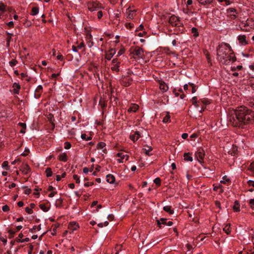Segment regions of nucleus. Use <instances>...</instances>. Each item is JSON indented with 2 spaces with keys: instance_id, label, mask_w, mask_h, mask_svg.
<instances>
[{
  "instance_id": "obj_1",
  "label": "nucleus",
  "mask_w": 254,
  "mask_h": 254,
  "mask_svg": "<svg viewBox=\"0 0 254 254\" xmlns=\"http://www.w3.org/2000/svg\"><path fill=\"white\" fill-rule=\"evenodd\" d=\"M254 113L246 107H240L232 112L230 118V124L235 127H242L252 120Z\"/></svg>"
},
{
  "instance_id": "obj_2",
  "label": "nucleus",
  "mask_w": 254,
  "mask_h": 254,
  "mask_svg": "<svg viewBox=\"0 0 254 254\" xmlns=\"http://www.w3.org/2000/svg\"><path fill=\"white\" fill-rule=\"evenodd\" d=\"M231 47L228 44H225L224 46L219 45L217 48V54L219 61L226 65L235 62L237 59L233 56V53H231Z\"/></svg>"
},
{
  "instance_id": "obj_3",
  "label": "nucleus",
  "mask_w": 254,
  "mask_h": 254,
  "mask_svg": "<svg viewBox=\"0 0 254 254\" xmlns=\"http://www.w3.org/2000/svg\"><path fill=\"white\" fill-rule=\"evenodd\" d=\"M130 54L133 55V57L134 58H135L136 57L138 58H142L144 51L142 48L138 46H135L131 47L130 49Z\"/></svg>"
},
{
  "instance_id": "obj_4",
  "label": "nucleus",
  "mask_w": 254,
  "mask_h": 254,
  "mask_svg": "<svg viewBox=\"0 0 254 254\" xmlns=\"http://www.w3.org/2000/svg\"><path fill=\"white\" fill-rule=\"evenodd\" d=\"M102 8L101 4L98 1H93L88 3V8L91 11L98 10Z\"/></svg>"
},
{
  "instance_id": "obj_5",
  "label": "nucleus",
  "mask_w": 254,
  "mask_h": 254,
  "mask_svg": "<svg viewBox=\"0 0 254 254\" xmlns=\"http://www.w3.org/2000/svg\"><path fill=\"white\" fill-rule=\"evenodd\" d=\"M204 156L205 153L203 149L202 148H198L195 153V157L200 163H202Z\"/></svg>"
},
{
  "instance_id": "obj_6",
  "label": "nucleus",
  "mask_w": 254,
  "mask_h": 254,
  "mask_svg": "<svg viewBox=\"0 0 254 254\" xmlns=\"http://www.w3.org/2000/svg\"><path fill=\"white\" fill-rule=\"evenodd\" d=\"M169 22L173 26H179V18L175 15H172L169 19Z\"/></svg>"
},
{
  "instance_id": "obj_7",
  "label": "nucleus",
  "mask_w": 254,
  "mask_h": 254,
  "mask_svg": "<svg viewBox=\"0 0 254 254\" xmlns=\"http://www.w3.org/2000/svg\"><path fill=\"white\" fill-rule=\"evenodd\" d=\"M30 168L27 164H23L20 168V170L24 174H27L30 171Z\"/></svg>"
},
{
  "instance_id": "obj_8",
  "label": "nucleus",
  "mask_w": 254,
  "mask_h": 254,
  "mask_svg": "<svg viewBox=\"0 0 254 254\" xmlns=\"http://www.w3.org/2000/svg\"><path fill=\"white\" fill-rule=\"evenodd\" d=\"M117 156L120 157V159H118V162L120 163H123V160L125 158L126 160H127L129 157L128 155L125 154L124 152H119Z\"/></svg>"
},
{
  "instance_id": "obj_9",
  "label": "nucleus",
  "mask_w": 254,
  "mask_h": 254,
  "mask_svg": "<svg viewBox=\"0 0 254 254\" xmlns=\"http://www.w3.org/2000/svg\"><path fill=\"white\" fill-rule=\"evenodd\" d=\"M159 88L163 92H166L168 90V86L163 81H159Z\"/></svg>"
},
{
  "instance_id": "obj_10",
  "label": "nucleus",
  "mask_w": 254,
  "mask_h": 254,
  "mask_svg": "<svg viewBox=\"0 0 254 254\" xmlns=\"http://www.w3.org/2000/svg\"><path fill=\"white\" fill-rule=\"evenodd\" d=\"M239 43L242 45H246L248 44V42L246 40V36L245 35H240L238 37Z\"/></svg>"
},
{
  "instance_id": "obj_11",
  "label": "nucleus",
  "mask_w": 254,
  "mask_h": 254,
  "mask_svg": "<svg viewBox=\"0 0 254 254\" xmlns=\"http://www.w3.org/2000/svg\"><path fill=\"white\" fill-rule=\"evenodd\" d=\"M141 137L139 131H136L134 134L130 135V138L133 142L137 140Z\"/></svg>"
},
{
  "instance_id": "obj_12",
  "label": "nucleus",
  "mask_w": 254,
  "mask_h": 254,
  "mask_svg": "<svg viewBox=\"0 0 254 254\" xmlns=\"http://www.w3.org/2000/svg\"><path fill=\"white\" fill-rule=\"evenodd\" d=\"M135 11H136L135 10H131L130 9V7H128V8H127V10H126V12L127 13H128L127 17L130 19H133L135 15Z\"/></svg>"
},
{
  "instance_id": "obj_13",
  "label": "nucleus",
  "mask_w": 254,
  "mask_h": 254,
  "mask_svg": "<svg viewBox=\"0 0 254 254\" xmlns=\"http://www.w3.org/2000/svg\"><path fill=\"white\" fill-rule=\"evenodd\" d=\"M115 54V49H111L110 50H109L108 51V53L106 55L105 58L107 60H110Z\"/></svg>"
},
{
  "instance_id": "obj_14",
  "label": "nucleus",
  "mask_w": 254,
  "mask_h": 254,
  "mask_svg": "<svg viewBox=\"0 0 254 254\" xmlns=\"http://www.w3.org/2000/svg\"><path fill=\"white\" fill-rule=\"evenodd\" d=\"M138 106L135 104H132L128 109L129 113H135L138 109Z\"/></svg>"
},
{
  "instance_id": "obj_15",
  "label": "nucleus",
  "mask_w": 254,
  "mask_h": 254,
  "mask_svg": "<svg viewBox=\"0 0 254 254\" xmlns=\"http://www.w3.org/2000/svg\"><path fill=\"white\" fill-rule=\"evenodd\" d=\"M167 220L166 218H162L160 220H157V225L159 228L162 227V225H166L167 224Z\"/></svg>"
},
{
  "instance_id": "obj_16",
  "label": "nucleus",
  "mask_w": 254,
  "mask_h": 254,
  "mask_svg": "<svg viewBox=\"0 0 254 254\" xmlns=\"http://www.w3.org/2000/svg\"><path fill=\"white\" fill-rule=\"evenodd\" d=\"M79 226L75 222H72L68 224V228L72 230V231L77 230Z\"/></svg>"
},
{
  "instance_id": "obj_17",
  "label": "nucleus",
  "mask_w": 254,
  "mask_h": 254,
  "mask_svg": "<svg viewBox=\"0 0 254 254\" xmlns=\"http://www.w3.org/2000/svg\"><path fill=\"white\" fill-rule=\"evenodd\" d=\"M106 179L107 181L110 184H113L115 181V177L111 174L107 175L106 176Z\"/></svg>"
},
{
  "instance_id": "obj_18",
  "label": "nucleus",
  "mask_w": 254,
  "mask_h": 254,
  "mask_svg": "<svg viewBox=\"0 0 254 254\" xmlns=\"http://www.w3.org/2000/svg\"><path fill=\"white\" fill-rule=\"evenodd\" d=\"M13 92L14 94H18L19 91L20 89V85L16 82L14 83L13 84Z\"/></svg>"
},
{
  "instance_id": "obj_19",
  "label": "nucleus",
  "mask_w": 254,
  "mask_h": 254,
  "mask_svg": "<svg viewBox=\"0 0 254 254\" xmlns=\"http://www.w3.org/2000/svg\"><path fill=\"white\" fill-rule=\"evenodd\" d=\"M199 3L203 5H207L210 4L213 0H196Z\"/></svg>"
},
{
  "instance_id": "obj_20",
  "label": "nucleus",
  "mask_w": 254,
  "mask_h": 254,
  "mask_svg": "<svg viewBox=\"0 0 254 254\" xmlns=\"http://www.w3.org/2000/svg\"><path fill=\"white\" fill-rule=\"evenodd\" d=\"M59 160L61 161L66 162L67 160V156L65 153H63L59 155Z\"/></svg>"
},
{
  "instance_id": "obj_21",
  "label": "nucleus",
  "mask_w": 254,
  "mask_h": 254,
  "mask_svg": "<svg viewBox=\"0 0 254 254\" xmlns=\"http://www.w3.org/2000/svg\"><path fill=\"white\" fill-rule=\"evenodd\" d=\"M190 153L189 152L185 153L184 154V160L186 161L192 162L193 159L192 157L190 156Z\"/></svg>"
},
{
  "instance_id": "obj_22",
  "label": "nucleus",
  "mask_w": 254,
  "mask_h": 254,
  "mask_svg": "<svg viewBox=\"0 0 254 254\" xmlns=\"http://www.w3.org/2000/svg\"><path fill=\"white\" fill-rule=\"evenodd\" d=\"M147 148H142V150L144 151L145 154L148 156H151L152 155L150 152L152 150V148L151 146H147Z\"/></svg>"
},
{
  "instance_id": "obj_23",
  "label": "nucleus",
  "mask_w": 254,
  "mask_h": 254,
  "mask_svg": "<svg viewBox=\"0 0 254 254\" xmlns=\"http://www.w3.org/2000/svg\"><path fill=\"white\" fill-rule=\"evenodd\" d=\"M233 209L235 212H239L240 209V204L238 200H236L234 202V205L233 206Z\"/></svg>"
},
{
  "instance_id": "obj_24",
  "label": "nucleus",
  "mask_w": 254,
  "mask_h": 254,
  "mask_svg": "<svg viewBox=\"0 0 254 254\" xmlns=\"http://www.w3.org/2000/svg\"><path fill=\"white\" fill-rule=\"evenodd\" d=\"M43 87L42 85L38 86L37 88L35 90V92L38 93L37 95L35 94V96H37L36 98H39L40 96V94L42 92Z\"/></svg>"
},
{
  "instance_id": "obj_25",
  "label": "nucleus",
  "mask_w": 254,
  "mask_h": 254,
  "mask_svg": "<svg viewBox=\"0 0 254 254\" xmlns=\"http://www.w3.org/2000/svg\"><path fill=\"white\" fill-rule=\"evenodd\" d=\"M223 231L227 234L229 235L231 233L230 224H227L223 229Z\"/></svg>"
},
{
  "instance_id": "obj_26",
  "label": "nucleus",
  "mask_w": 254,
  "mask_h": 254,
  "mask_svg": "<svg viewBox=\"0 0 254 254\" xmlns=\"http://www.w3.org/2000/svg\"><path fill=\"white\" fill-rule=\"evenodd\" d=\"M47 118L48 119V121L50 122V123L53 126V128H54L55 127V124L54 123V116L52 114H50L48 115V117H47Z\"/></svg>"
},
{
  "instance_id": "obj_27",
  "label": "nucleus",
  "mask_w": 254,
  "mask_h": 254,
  "mask_svg": "<svg viewBox=\"0 0 254 254\" xmlns=\"http://www.w3.org/2000/svg\"><path fill=\"white\" fill-rule=\"evenodd\" d=\"M163 210L169 213L170 214H172L174 213V210L171 209V207L170 206H164Z\"/></svg>"
},
{
  "instance_id": "obj_28",
  "label": "nucleus",
  "mask_w": 254,
  "mask_h": 254,
  "mask_svg": "<svg viewBox=\"0 0 254 254\" xmlns=\"http://www.w3.org/2000/svg\"><path fill=\"white\" fill-rule=\"evenodd\" d=\"M45 173L47 177H51L53 175V172L51 168H47L46 169Z\"/></svg>"
},
{
  "instance_id": "obj_29",
  "label": "nucleus",
  "mask_w": 254,
  "mask_h": 254,
  "mask_svg": "<svg viewBox=\"0 0 254 254\" xmlns=\"http://www.w3.org/2000/svg\"><path fill=\"white\" fill-rule=\"evenodd\" d=\"M19 126L22 127V129L20 130V132L22 133H24L25 132V130L26 129V125L25 123H19Z\"/></svg>"
},
{
  "instance_id": "obj_30",
  "label": "nucleus",
  "mask_w": 254,
  "mask_h": 254,
  "mask_svg": "<svg viewBox=\"0 0 254 254\" xmlns=\"http://www.w3.org/2000/svg\"><path fill=\"white\" fill-rule=\"evenodd\" d=\"M192 104L194 105L195 107H198V101H197V99L196 97H193L191 99Z\"/></svg>"
},
{
  "instance_id": "obj_31",
  "label": "nucleus",
  "mask_w": 254,
  "mask_h": 254,
  "mask_svg": "<svg viewBox=\"0 0 254 254\" xmlns=\"http://www.w3.org/2000/svg\"><path fill=\"white\" fill-rule=\"evenodd\" d=\"M120 63L118 62L117 64H114L113 66L111 67L112 70H115L117 72L119 71V65Z\"/></svg>"
},
{
  "instance_id": "obj_32",
  "label": "nucleus",
  "mask_w": 254,
  "mask_h": 254,
  "mask_svg": "<svg viewBox=\"0 0 254 254\" xmlns=\"http://www.w3.org/2000/svg\"><path fill=\"white\" fill-rule=\"evenodd\" d=\"M39 12V8L37 7H34L32 8L31 10V14L32 15H36Z\"/></svg>"
},
{
  "instance_id": "obj_33",
  "label": "nucleus",
  "mask_w": 254,
  "mask_h": 254,
  "mask_svg": "<svg viewBox=\"0 0 254 254\" xmlns=\"http://www.w3.org/2000/svg\"><path fill=\"white\" fill-rule=\"evenodd\" d=\"M217 0L219 2H224L226 5H229L233 2V1L231 0Z\"/></svg>"
},
{
  "instance_id": "obj_34",
  "label": "nucleus",
  "mask_w": 254,
  "mask_h": 254,
  "mask_svg": "<svg viewBox=\"0 0 254 254\" xmlns=\"http://www.w3.org/2000/svg\"><path fill=\"white\" fill-rule=\"evenodd\" d=\"M189 84L191 87L192 88V89H191V92L192 93H194V92H195V91H196V89H197V87L196 86H195V85H194L193 83H190V82H189Z\"/></svg>"
},
{
  "instance_id": "obj_35",
  "label": "nucleus",
  "mask_w": 254,
  "mask_h": 254,
  "mask_svg": "<svg viewBox=\"0 0 254 254\" xmlns=\"http://www.w3.org/2000/svg\"><path fill=\"white\" fill-rule=\"evenodd\" d=\"M191 32L193 34L194 37H197L198 36V32L196 28L193 27L191 28Z\"/></svg>"
},
{
  "instance_id": "obj_36",
  "label": "nucleus",
  "mask_w": 254,
  "mask_h": 254,
  "mask_svg": "<svg viewBox=\"0 0 254 254\" xmlns=\"http://www.w3.org/2000/svg\"><path fill=\"white\" fill-rule=\"evenodd\" d=\"M170 116L169 115V113H168L167 115L165 116V117L163 118V122L164 123H168L170 122Z\"/></svg>"
},
{
  "instance_id": "obj_37",
  "label": "nucleus",
  "mask_w": 254,
  "mask_h": 254,
  "mask_svg": "<svg viewBox=\"0 0 254 254\" xmlns=\"http://www.w3.org/2000/svg\"><path fill=\"white\" fill-rule=\"evenodd\" d=\"M106 145V144L103 142H99L97 145V148L98 149H100L103 148L104 147H105Z\"/></svg>"
},
{
  "instance_id": "obj_38",
  "label": "nucleus",
  "mask_w": 254,
  "mask_h": 254,
  "mask_svg": "<svg viewBox=\"0 0 254 254\" xmlns=\"http://www.w3.org/2000/svg\"><path fill=\"white\" fill-rule=\"evenodd\" d=\"M2 167L5 168L6 170H9V166H8V162L7 161H5L2 163Z\"/></svg>"
},
{
  "instance_id": "obj_39",
  "label": "nucleus",
  "mask_w": 254,
  "mask_h": 254,
  "mask_svg": "<svg viewBox=\"0 0 254 254\" xmlns=\"http://www.w3.org/2000/svg\"><path fill=\"white\" fill-rule=\"evenodd\" d=\"M202 103L204 104V105H207L210 103L209 101L208 100L205 99H200L198 101V103Z\"/></svg>"
},
{
  "instance_id": "obj_40",
  "label": "nucleus",
  "mask_w": 254,
  "mask_h": 254,
  "mask_svg": "<svg viewBox=\"0 0 254 254\" xmlns=\"http://www.w3.org/2000/svg\"><path fill=\"white\" fill-rule=\"evenodd\" d=\"M86 134L85 133L82 134L81 135V137L82 139L86 140H90L92 139L91 136L86 137Z\"/></svg>"
},
{
  "instance_id": "obj_41",
  "label": "nucleus",
  "mask_w": 254,
  "mask_h": 254,
  "mask_svg": "<svg viewBox=\"0 0 254 254\" xmlns=\"http://www.w3.org/2000/svg\"><path fill=\"white\" fill-rule=\"evenodd\" d=\"M40 208L45 212L48 211V208L44 204H41L39 205Z\"/></svg>"
},
{
  "instance_id": "obj_42",
  "label": "nucleus",
  "mask_w": 254,
  "mask_h": 254,
  "mask_svg": "<svg viewBox=\"0 0 254 254\" xmlns=\"http://www.w3.org/2000/svg\"><path fill=\"white\" fill-rule=\"evenodd\" d=\"M23 188L25 189L24 193L25 194H29L31 192V190L28 188L27 187H23Z\"/></svg>"
},
{
  "instance_id": "obj_43",
  "label": "nucleus",
  "mask_w": 254,
  "mask_h": 254,
  "mask_svg": "<svg viewBox=\"0 0 254 254\" xmlns=\"http://www.w3.org/2000/svg\"><path fill=\"white\" fill-rule=\"evenodd\" d=\"M227 12L228 13L231 12H234L235 13H238L237 10L235 8H229L227 10Z\"/></svg>"
},
{
  "instance_id": "obj_44",
  "label": "nucleus",
  "mask_w": 254,
  "mask_h": 254,
  "mask_svg": "<svg viewBox=\"0 0 254 254\" xmlns=\"http://www.w3.org/2000/svg\"><path fill=\"white\" fill-rule=\"evenodd\" d=\"M5 10V6L3 4L0 5V15H1Z\"/></svg>"
},
{
  "instance_id": "obj_45",
  "label": "nucleus",
  "mask_w": 254,
  "mask_h": 254,
  "mask_svg": "<svg viewBox=\"0 0 254 254\" xmlns=\"http://www.w3.org/2000/svg\"><path fill=\"white\" fill-rule=\"evenodd\" d=\"M154 183L159 186L161 185V179L159 178H156L154 179Z\"/></svg>"
},
{
  "instance_id": "obj_46",
  "label": "nucleus",
  "mask_w": 254,
  "mask_h": 254,
  "mask_svg": "<svg viewBox=\"0 0 254 254\" xmlns=\"http://www.w3.org/2000/svg\"><path fill=\"white\" fill-rule=\"evenodd\" d=\"M248 105L249 106L254 109V99H251L249 101Z\"/></svg>"
},
{
  "instance_id": "obj_47",
  "label": "nucleus",
  "mask_w": 254,
  "mask_h": 254,
  "mask_svg": "<svg viewBox=\"0 0 254 254\" xmlns=\"http://www.w3.org/2000/svg\"><path fill=\"white\" fill-rule=\"evenodd\" d=\"M17 64V61L15 59H13L11 61L9 62V64L11 66L16 65Z\"/></svg>"
},
{
  "instance_id": "obj_48",
  "label": "nucleus",
  "mask_w": 254,
  "mask_h": 254,
  "mask_svg": "<svg viewBox=\"0 0 254 254\" xmlns=\"http://www.w3.org/2000/svg\"><path fill=\"white\" fill-rule=\"evenodd\" d=\"M71 147V144L69 142H65L64 143V148L65 149H68Z\"/></svg>"
},
{
  "instance_id": "obj_49",
  "label": "nucleus",
  "mask_w": 254,
  "mask_h": 254,
  "mask_svg": "<svg viewBox=\"0 0 254 254\" xmlns=\"http://www.w3.org/2000/svg\"><path fill=\"white\" fill-rule=\"evenodd\" d=\"M249 170H250L251 171H252L253 173H254V162H252L249 167Z\"/></svg>"
},
{
  "instance_id": "obj_50",
  "label": "nucleus",
  "mask_w": 254,
  "mask_h": 254,
  "mask_svg": "<svg viewBox=\"0 0 254 254\" xmlns=\"http://www.w3.org/2000/svg\"><path fill=\"white\" fill-rule=\"evenodd\" d=\"M73 179L75 181L76 183L79 184L80 183V180L78 176L77 175H74L73 176Z\"/></svg>"
},
{
  "instance_id": "obj_51",
  "label": "nucleus",
  "mask_w": 254,
  "mask_h": 254,
  "mask_svg": "<svg viewBox=\"0 0 254 254\" xmlns=\"http://www.w3.org/2000/svg\"><path fill=\"white\" fill-rule=\"evenodd\" d=\"M250 207L252 209H254V199H251L250 200Z\"/></svg>"
},
{
  "instance_id": "obj_52",
  "label": "nucleus",
  "mask_w": 254,
  "mask_h": 254,
  "mask_svg": "<svg viewBox=\"0 0 254 254\" xmlns=\"http://www.w3.org/2000/svg\"><path fill=\"white\" fill-rule=\"evenodd\" d=\"M25 211L28 214L33 213V211L32 208L27 207L25 208Z\"/></svg>"
},
{
  "instance_id": "obj_53",
  "label": "nucleus",
  "mask_w": 254,
  "mask_h": 254,
  "mask_svg": "<svg viewBox=\"0 0 254 254\" xmlns=\"http://www.w3.org/2000/svg\"><path fill=\"white\" fill-rule=\"evenodd\" d=\"M7 34L8 35V38L7 39V45L8 46L9 44V42H10V41L11 40V35H12V34L10 33H7Z\"/></svg>"
},
{
  "instance_id": "obj_54",
  "label": "nucleus",
  "mask_w": 254,
  "mask_h": 254,
  "mask_svg": "<svg viewBox=\"0 0 254 254\" xmlns=\"http://www.w3.org/2000/svg\"><path fill=\"white\" fill-rule=\"evenodd\" d=\"M97 15L98 19H101L103 16V12L102 10H100L97 12Z\"/></svg>"
},
{
  "instance_id": "obj_55",
  "label": "nucleus",
  "mask_w": 254,
  "mask_h": 254,
  "mask_svg": "<svg viewBox=\"0 0 254 254\" xmlns=\"http://www.w3.org/2000/svg\"><path fill=\"white\" fill-rule=\"evenodd\" d=\"M2 210L4 212L8 211L9 210V206L7 205H5L2 206Z\"/></svg>"
},
{
  "instance_id": "obj_56",
  "label": "nucleus",
  "mask_w": 254,
  "mask_h": 254,
  "mask_svg": "<svg viewBox=\"0 0 254 254\" xmlns=\"http://www.w3.org/2000/svg\"><path fill=\"white\" fill-rule=\"evenodd\" d=\"M8 232L9 235H10V237H13L14 236L15 232L13 230L10 229L8 230Z\"/></svg>"
},
{
  "instance_id": "obj_57",
  "label": "nucleus",
  "mask_w": 254,
  "mask_h": 254,
  "mask_svg": "<svg viewBox=\"0 0 254 254\" xmlns=\"http://www.w3.org/2000/svg\"><path fill=\"white\" fill-rule=\"evenodd\" d=\"M248 184L250 186H252L254 187V181L249 180L248 182Z\"/></svg>"
},
{
  "instance_id": "obj_58",
  "label": "nucleus",
  "mask_w": 254,
  "mask_h": 254,
  "mask_svg": "<svg viewBox=\"0 0 254 254\" xmlns=\"http://www.w3.org/2000/svg\"><path fill=\"white\" fill-rule=\"evenodd\" d=\"M125 52L124 49H121L118 53L117 56H120Z\"/></svg>"
},
{
  "instance_id": "obj_59",
  "label": "nucleus",
  "mask_w": 254,
  "mask_h": 254,
  "mask_svg": "<svg viewBox=\"0 0 254 254\" xmlns=\"http://www.w3.org/2000/svg\"><path fill=\"white\" fill-rule=\"evenodd\" d=\"M84 185L85 187H88L89 186H91L93 185V182H87V183H85Z\"/></svg>"
},
{
  "instance_id": "obj_60",
  "label": "nucleus",
  "mask_w": 254,
  "mask_h": 254,
  "mask_svg": "<svg viewBox=\"0 0 254 254\" xmlns=\"http://www.w3.org/2000/svg\"><path fill=\"white\" fill-rule=\"evenodd\" d=\"M25 152L26 153H23L21 154L22 156H26L28 155V153L29 152V150L28 149H27V150L25 149Z\"/></svg>"
},
{
  "instance_id": "obj_61",
  "label": "nucleus",
  "mask_w": 254,
  "mask_h": 254,
  "mask_svg": "<svg viewBox=\"0 0 254 254\" xmlns=\"http://www.w3.org/2000/svg\"><path fill=\"white\" fill-rule=\"evenodd\" d=\"M72 50L74 52H77L78 51V48L77 47H76L75 46H72Z\"/></svg>"
},
{
  "instance_id": "obj_62",
  "label": "nucleus",
  "mask_w": 254,
  "mask_h": 254,
  "mask_svg": "<svg viewBox=\"0 0 254 254\" xmlns=\"http://www.w3.org/2000/svg\"><path fill=\"white\" fill-rule=\"evenodd\" d=\"M84 46V44L82 42L77 46V48H78V49H81Z\"/></svg>"
},
{
  "instance_id": "obj_63",
  "label": "nucleus",
  "mask_w": 254,
  "mask_h": 254,
  "mask_svg": "<svg viewBox=\"0 0 254 254\" xmlns=\"http://www.w3.org/2000/svg\"><path fill=\"white\" fill-rule=\"evenodd\" d=\"M83 172L85 174H87L88 173V172H89V169L87 167H84L83 169Z\"/></svg>"
},
{
  "instance_id": "obj_64",
  "label": "nucleus",
  "mask_w": 254,
  "mask_h": 254,
  "mask_svg": "<svg viewBox=\"0 0 254 254\" xmlns=\"http://www.w3.org/2000/svg\"><path fill=\"white\" fill-rule=\"evenodd\" d=\"M188 136V134L187 133H183L182 137L183 139H186Z\"/></svg>"
}]
</instances>
